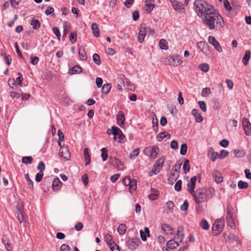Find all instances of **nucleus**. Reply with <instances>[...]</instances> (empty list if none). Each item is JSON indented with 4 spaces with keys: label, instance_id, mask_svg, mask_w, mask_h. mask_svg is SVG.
<instances>
[{
    "label": "nucleus",
    "instance_id": "obj_1",
    "mask_svg": "<svg viewBox=\"0 0 251 251\" xmlns=\"http://www.w3.org/2000/svg\"><path fill=\"white\" fill-rule=\"evenodd\" d=\"M197 177L194 176L191 178L187 184V190L192 196L196 204L206 201L211 199L214 194V190L209 188H200L195 191Z\"/></svg>",
    "mask_w": 251,
    "mask_h": 251
},
{
    "label": "nucleus",
    "instance_id": "obj_2",
    "mask_svg": "<svg viewBox=\"0 0 251 251\" xmlns=\"http://www.w3.org/2000/svg\"><path fill=\"white\" fill-rule=\"evenodd\" d=\"M202 20L203 24L210 30H219L225 25L222 16L215 9Z\"/></svg>",
    "mask_w": 251,
    "mask_h": 251
},
{
    "label": "nucleus",
    "instance_id": "obj_3",
    "mask_svg": "<svg viewBox=\"0 0 251 251\" xmlns=\"http://www.w3.org/2000/svg\"><path fill=\"white\" fill-rule=\"evenodd\" d=\"M214 9L212 5L203 0H196L194 3V10L197 15L202 20Z\"/></svg>",
    "mask_w": 251,
    "mask_h": 251
},
{
    "label": "nucleus",
    "instance_id": "obj_4",
    "mask_svg": "<svg viewBox=\"0 0 251 251\" xmlns=\"http://www.w3.org/2000/svg\"><path fill=\"white\" fill-rule=\"evenodd\" d=\"M164 62L165 64L174 66H177L182 62L180 56L177 54L169 56L164 59Z\"/></svg>",
    "mask_w": 251,
    "mask_h": 251
},
{
    "label": "nucleus",
    "instance_id": "obj_5",
    "mask_svg": "<svg viewBox=\"0 0 251 251\" xmlns=\"http://www.w3.org/2000/svg\"><path fill=\"white\" fill-rule=\"evenodd\" d=\"M225 226V220L220 219L215 221L212 229L214 235H218L223 230Z\"/></svg>",
    "mask_w": 251,
    "mask_h": 251
},
{
    "label": "nucleus",
    "instance_id": "obj_6",
    "mask_svg": "<svg viewBox=\"0 0 251 251\" xmlns=\"http://www.w3.org/2000/svg\"><path fill=\"white\" fill-rule=\"evenodd\" d=\"M123 183L125 186H129V190L130 193L134 192L137 188L136 180L132 179L130 177L126 176L124 178Z\"/></svg>",
    "mask_w": 251,
    "mask_h": 251
},
{
    "label": "nucleus",
    "instance_id": "obj_7",
    "mask_svg": "<svg viewBox=\"0 0 251 251\" xmlns=\"http://www.w3.org/2000/svg\"><path fill=\"white\" fill-rule=\"evenodd\" d=\"M145 153L152 159L155 158L159 151V148L155 146H149L145 149Z\"/></svg>",
    "mask_w": 251,
    "mask_h": 251
},
{
    "label": "nucleus",
    "instance_id": "obj_8",
    "mask_svg": "<svg viewBox=\"0 0 251 251\" xmlns=\"http://www.w3.org/2000/svg\"><path fill=\"white\" fill-rule=\"evenodd\" d=\"M112 134L114 135V139L117 140L119 143H124L125 142V136L123 134L122 130L118 127L112 126Z\"/></svg>",
    "mask_w": 251,
    "mask_h": 251
},
{
    "label": "nucleus",
    "instance_id": "obj_9",
    "mask_svg": "<svg viewBox=\"0 0 251 251\" xmlns=\"http://www.w3.org/2000/svg\"><path fill=\"white\" fill-rule=\"evenodd\" d=\"M232 209L233 208L231 206L228 205L227 206L226 221L227 225L233 228L235 227V224L234 220L232 217Z\"/></svg>",
    "mask_w": 251,
    "mask_h": 251
},
{
    "label": "nucleus",
    "instance_id": "obj_10",
    "mask_svg": "<svg viewBox=\"0 0 251 251\" xmlns=\"http://www.w3.org/2000/svg\"><path fill=\"white\" fill-rule=\"evenodd\" d=\"M165 160V158L164 157H161L156 161L152 169L153 174L156 175L160 171L163 166Z\"/></svg>",
    "mask_w": 251,
    "mask_h": 251
},
{
    "label": "nucleus",
    "instance_id": "obj_11",
    "mask_svg": "<svg viewBox=\"0 0 251 251\" xmlns=\"http://www.w3.org/2000/svg\"><path fill=\"white\" fill-rule=\"evenodd\" d=\"M59 156L64 161L69 160L71 158V154L68 148L67 147H61Z\"/></svg>",
    "mask_w": 251,
    "mask_h": 251
},
{
    "label": "nucleus",
    "instance_id": "obj_12",
    "mask_svg": "<svg viewBox=\"0 0 251 251\" xmlns=\"http://www.w3.org/2000/svg\"><path fill=\"white\" fill-rule=\"evenodd\" d=\"M174 9L179 13H183L185 12V9L183 4L176 0H169Z\"/></svg>",
    "mask_w": 251,
    "mask_h": 251
},
{
    "label": "nucleus",
    "instance_id": "obj_13",
    "mask_svg": "<svg viewBox=\"0 0 251 251\" xmlns=\"http://www.w3.org/2000/svg\"><path fill=\"white\" fill-rule=\"evenodd\" d=\"M242 124L245 134L247 136L251 135V124L249 120L246 118H243L242 119Z\"/></svg>",
    "mask_w": 251,
    "mask_h": 251
},
{
    "label": "nucleus",
    "instance_id": "obj_14",
    "mask_svg": "<svg viewBox=\"0 0 251 251\" xmlns=\"http://www.w3.org/2000/svg\"><path fill=\"white\" fill-rule=\"evenodd\" d=\"M208 41L209 44L212 45L218 52H221L223 51L222 48L219 43L215 39L213 36L208 37Z\"/></svg>",
    "mask_w": 251,
    "mask_h": 251
},
{
    "label": "nucleus",
    "instance_id": "obj_15",
    "mask_svg": "<svg viewBox=\"0 0 251 251\" xmlns=\"http://www.w3.org/2000/svg\"><path fill=\"white\" fill-rule=\"evenodd\" d=\"M109 162L111 165L116 167L119 170H123V165L121 162L117 158L110 157Z\"/></svg>",
    "mask_w": 251,
    "mask_h": 251
},
{
    "label": "nucleus",
    "instance_id": "obj_16",
    "mask_svg": "<svg viewBox=\"0 0 251 251\" xmlns=\"http://www.w3.org/2000/svg\"><path fill=\"white\" fill-rule=\"evenodd\" d=\"M117 124L121 127H123L125 125L126 120L124 113L123 111H119L116 117Z\"/></svg>",
    "mask_w": 251,
    "mask_h": 251
},
{
    "label": "nucleus",
    "instance_id": "obj_17",
    "mask_svg": "<svg viewBox=\"0 0 251 251\" xmlns=\"http://www.w3.org/2000/svg\"><path fill=\"white\" fill-rule=\"evenodd\" d=\"M147 29L146 27L141 26L139 28V32L138 36V40L140 43H142L146 35Z\"/></svg>",
    "mask_w": 251,
    "mask_h": 251
},
{
    "label": "nucleus",
    "instance_id": "obj_18",
    "mask_svg": "<svg viewBox=\"0 0 251 251\" xmlns=\"http://www.w3.org/2000/svg\"><path fill=\"white\" fill-rule=\"evenodd\" d=\"M223 236L224 238L225 239V241L226 242H227L230 240H235L237 243L239 244H241V241L240 240L238 236L235 235L234 234H230L228 235H227V237H226V234L224 233Z\"/></svg>",
    "mask_w": 251,
    "mask_h": 251
},
{
    "label": "nucleus",
    "instance_id": "obj_19",
    "mask_svg": "<svg viewBox=\"0 0 251 251\" xmlns=\"http://www.w3.org/2000/svg\"><path fill=\"white\" fill-rule=\"evenodd\" d=\"M123 78V83L124 87H126L130 90H134L135 89V86L133 84L130 83L127 78L125 77L124 75H121V79Z\"/></svg>",
    "mask_w": 251,
    "mask_h": 251
},
{
    "label": "nucleus",
    "instance_id": "obj_20",
    "mask_svg": "<svg viewBox=\"0 0 251 251\" xmlns=\"http://www.w3.org/2000/svg\"><path fill=\"white\" fill-rule=\"evenodd\" d=\"M139 241L138 239H130L128 241V248L131 250H135L139 246Z\"/></svg>",
    "mask_w": 251,
    "mask_h": 251
},
{
    "label": "nucleus",
    "instance_id": "obj_21",
    "mask_svg": "<svg viewBox=\"0 0 251 251\" xmlns=\"http://www.w3.org/2000/svg\"><path fill=\"white\" fill-rule=\"evenodd\" d=\"M154 0H146L145 1L146 11L148 13H151L155 7Z\"/></svg>",
    "mask_w": 251,
    "mask_h": 251
},
{
    "label": "nucleus",
    "instance_id": "obj_22",
    "mask_svg": "<svg viewBox=\"0 0 251 251\" xmlns=\"http://www.w3.org/2000/svg\"><path fill=\"white\" fill-rule=\"evenodd\" d=\"M178 241H176L174 239H171L167 243L166 246L168 249L173 250L179 246Z\"/></svg>",
    "mask_w": 251,
    "mask_h": 251
},
{
    "label": "nucleus",
    "instance_id": "obj_23",
    "mask_svg": "<svg viewBox=\"0 0 251 251\" xmlns=\"http://www.w3.org/2000/svg\"><path fill=\"white\" fill-rule=\"evenodd\" d=\"M212 176L217 183L223 182V178L222 174L218 171H214L212 173Z\"/></svg>",
    "mask_w": 251,
    "mask_h": 251
},
{
    "label": "nucleus",
    "instance_id": "obj_24",
    "mask_svg": "<svg viewBox=\"0 0 251 251\" xmlns=\"http://www.w3.org/2000/svg\"><path fill=\"white\" fill-rule=\"evenodd\" d=\"M191 113L194 116L195 120L197 122L200 123L203 120L202 117L199 113L198 109H193L192 110Z\"/></svg>",
    "mask_w": 251,
    "mask_h": 251
},
{
    "label": "nucleus",
    "instance_id": "obj_25",
    "mask_svg": "<svg viewBox=\"0 0 251 251\" xmlns=\"http://www.w3.org/2000/svg\"><path fill=\"white\" fill-rule=\"evenodd\" d=\"M162 229L167 234H172L174 231V228L170 225L165 224L162 225Z\"/></svg>",
    "mask_w": 251,
    "mask_h": 251
},
{
    "label": "nucleus",
    "instance_id": "obj_26",
    "mask_svg": "<svg viewBox=\"0 0 251 251\" xmlns=\"http://www.w3.org/2000/svg\"><path fill=\"white\" fill-rule=\"evenodd\" d=\"M179 175L177 173L171 172L170 176L168 177V182L170 184H173L174 182L177 180Z\"/></svg>",
    "mask_w": 251,
    "mask_h": 251
},
{
    "label": "nucleus",
    "instance_id": "obj_27",
    "mask_svg": "<svg viewBox=\"0 0 251 251\" xmlns=\"http://www.w3.org/2000/svg\"><path fill=\"white\" fill-rule=\"evenodd\" d=\"M208 156L212 161H215L217 158L220 156L219 154L216 152H214L212 148L209 150L208 151Z\"/></svg>",
    "mask_w": 251,
    "mask_h": 251
},
{
    "label": "nucleus",
    "instance_id": "obj_28",
    "mask_svg": "<svg viewBox=\"0 0 251 251\" xmlns=\"http://www.w3.org/2000/svg\"><path fill=\"white\" fill-rule=\"evenodd\" d=\"M104 240L108 246H111V245L115 243L113 236L109 233H107L105 235Z\"/></svg>",
    "mask_w": 251,
    "mask_h": 251
},
{
    "label": "nucleus",
    "instance_id": "obj_29",
    "mask_svg": "<svg viewBox=\"0 0 251 251\" xmlns=\"http://www.w3.org/2000/svg\"><path fill=\"white\" fill-rule=\"evenodd\" d=\"M198 47L205 54L207 53V44L205 41H200L197 44Z\"/></svg>",
    "mask_w": 251,
    "mask_h": 251
},
{
    "label": "nucleus",
    "instance_id": "obj_30",
    "mask_svg": "<svg viewBox=\"0 0 251 251\" xmlns=\"http://www.w3.org/2000/svg\"><path fill=\"white\" fill-rule=\"evenodd\" d=\"M61 182L58 178H54L52 182V189L54 191H58L61 187Z\"/></svg>",
    "mask_w": 251,
    "mask_h": 251
},
{
    "label": "nucleus",
    "instance_id": "obj_31",
    "mask_svg": "<svg viewBox=\"0 0 251 251\" xmlns=\"http://www.w3.org/2000/svg\"><path fill=\"white\" fill-rule=\"evenodd\" d=\"M91 29L92 30L93 35L98 37L100 36V31L98 27V25L96 23H93L91 25Z\"/></svg>",
    "mask_w": 251,
    "mask_h": 251
},
{
    "label": "nucleus",
    "instance_id": "obj_32",
    "mask_svg": "<svg viewBox=\"0 0 251 251\" xmlns=\"http://www.w3.org/2000/svg\"><path fill=\"white\" fill-rule=\"evenodd\" d=\"M63 36L67 35L71 28V24L69 22H63Z\"/></svg>",
    "mask_w": 251,
    "mask_h": 251
},
{
    "label": "nucleus",
    "instance_id": "obj_33",
    "mask_svg": "<svg viewBox=\"0 0 251 251\" xmlns=\"http://www.w3.org/2000/svg\"><path fill=\"white\" fill-rule=\"evenodd\" d=\"M159 192L157 190L153 189L151 193L149 195V198L151 200H156L158 197Z\"/></svg>",
    "mask_w": 251,
    "mask_h": 251
},
{
    "label": "nucleus",
    "instance_id": "obj_34",
    "mask_svg": "<svg viewBox=\"0 0 251 251\" xmlns=\"http://www.w3.org/2000/svg\"><path fill=\"white\" fill-rule=\"evenodd\" d=\"M200 225L203 230H208L210 227L208 222L205 219L202 220L200 223Z\"/></svg>",
    "mask_w": 251,
    "mask_h": 251
},
{
    "label": "nucleus",
    "instance_id": "obj_35",
    "mask_svg": "<svg viewBox=\"0 0 251 251\" xmlns=\"http://www.w3.org/2000/svg\"><path fill=\"white\" fill-rule=\"evenodd\" d=\"M79 55L80 58L82 60H87V55L85 51V50L83 48H79Z\"/></svg>",
    "mask_w": 251,
    "mask_h": 251
},
{
    "label": "nucleus",
    "instance_id": "obj_36",
    "mask_svg": "<svg viewBox=\"0 0 251 251\" xmlns=\"http://www.w3.org/2000/svg\"><path fill=\"white\" fill-rule=\"evenodd\" d=\"M111 88V86L110 84H108V83L104 84L102 87V89H101L102 93L107 95L110 92Z\"/></svg>",
    "mask_w": 251,
    "mask_h": 251
},
{
    "label": "nucleus",
    "instance_id": "obj_37",
    "mask_svg": "<svg viewBox=\"0 0 251 251\" xmlns=\"http://www.w3.org/2000/svg\"><path fill=\"white\" fill-rule=\"evenodd\" d=\"M30 25L34 29H38L40 27L41 24L38 20L32 19L30 22Z\"/></svg>",
    "mask_w": 251,
    "mask_h": 251
},
{
    "label": "nucleus",
    "instance_id": "obj_38",
    "mask_svg": "<svg viewBox=\"0 0 251 251\" xmlns=\"http://www.w3.org/2000/svg\"><path fill=\"white\" fill-rule=\"evenodd\" d=\"M250 56L251 52L249 50L246 51L245 55L242 59L243 63L245 65H247L248 64V61L250 58Z\"/></svg>",
    "mask_w": 251,
    "mask_h": 251
},
{
    "label": "nucleus",
    "instance_id": "obj_39",
    "mask_svg": "<svg viewBox=\"0 0 251 251\" xmlns=\"http://www.w3.org/2000/svg\"><path fill=\"white\" fill-rule=\"evenodd\" d=\"M126 230V226L125 224H122L119 226L117 231L120 235L125 234Z\"/></svg>",
    "mask_w": 251,
    "mask_h": 251
},
{
    "label": "nucleus",
    "instance_id": "obj_40",
    "mask_svg": "<svg viewBox=\"0 0 251 251\" xmlns=\"http://www.w3.org/2000/svg\"><path fill=\"white\" fill-rule=\"evenodd\" d=\"M159 45L161 49L166 50L168 49V43L167 41L164 39L160 40Z\"/></svg>",
    "mask_w": 251,
    "mask_h": 251
},
{
    "label": "nucleus",
    "instance_id": "obj_41",
    "mask_svg": "<svg viewBox=\"0 0 251 251\" xmlns=\"http://www.w3.org/2000/svg\"><path fill=\"white\" fill-rule=\"evenodd\" d=\"M101 157L103 161H105L108 158V151L106 148H103L101 149Z\"/></svg>",
    "mask_w": 251,
    "mask_h": 251
},
{
    "label": "nucleus",
    "instance_id": "obj_42",
    "mask_svg": "<svg viewBox=\"0 0 251 251\" xmlns=\"http://www.w3.org/2000/svg\"><path fill=\"white\" fill-rule=\"evenodd\" d=\"M33 158L31 156H24L22 159V163L26 164H30L32 163Z\"/></svg>",
    "mask_w": 251,
    "mask_h": 251
},
{
    "label": "nucleus",
    "instance_id": "obj_43",
    "mask_svg": "<svg viewBox=\"0 0 251 251\" xmlns=\"http://www.w3.org/2000/svg\"><path fill=\"white\" fill-rule=\"evenodd\" d=\"M180 232H181V231L179 228L177 231V234L175 237V238L177 240V241H178L179 244L182 242L183 239V235L182 233H180Z\"/></svg>",
    "mask_w": 251,
    "mask_h": 251
},
{
    "label": "nucleus",
    "instance_id": "obj_44",
    "mask_svg": "<svg viewBox=\"0 0 251 251\" xmlns=\"http://www.w3.org/2000/svg\"><path fill=\"white\" fill-rule=\"evenodd\" d=\"M183 170L185 174L188 173L190 170L189 161L188 159H185L184 161Z\"/></svg>",
    "mask_w": 251,
    "mask_h": 251
},
{
    "label": "nucleus",
    "instance_id": "obj_45",
    "mask_svg": "<svg viewBox=\"0 0 251 251\" xmlns=\"http://www.w3.org/2000/svg\"><path fill=\"white\" fill-rule=\"evenodd\" d=\"M211 89L209 87L203 88L201 91V96L203 97H207L211 94Z\"/></svg>",
    "mask_w": 251,
    "mask_h": 251
},
{
    "label": "nucleus",
    "instance_id": "obj_46",
    "mask_svg": "<svg viewBox=\"0 0 251 251\" xmlns=\"http://www.w3.org/2000/svg\"><path fill=\"white\" fill-rule=\"evenodd\" d=\"M200 69L203 72L206 73L209 70V66L207 63H202L200 65Z\"/></svg>",
    "mask_w": 251,
    "mask_h": 251
},
{
    "label": "nucleus",
    "instance_id": "obj_47",
    "mask_svg": "<svg viewBox=\"0 0 251 251\" xmlns=\"http://www.w3.org/2000/svg\"><path fill=\"white\" fill-rule=\"evenodd\" d=\"M82 71L81 68L78 65L74 66L71 70V74H74L75 73H80Z\"/></svg>",
    "mask_w": 251,
    "mask_h": 251
},
{
    "label": "nucleus",
    "instance_id": "obj_48",
    "mask_svg": "<svg viewBox=\"0 0 251 251\" xmlns=\"http://www.w3.org/2000/svg\"><path fill=\"white\" fill-rule=\"evenodd\" d=\"M77 35L75 32H72L69 35V39L72 44H74L76 41Z\"/></svg>",
    "mask_w": 251,
    "mask_h": 251
},
{
    "label": "nucleus",
    "instance_id": "obj_49",
    "mask_svg": "<svg viewBox=\"0 0 251 251\" xmlns=\"http://www.w3.org/2000/svg\"><path fill=\"white\" fill-rule=\"evenodd\" d=\"M234 154L236 157H242L245 155V152L242 150H236L234 151Z\"/></svg>",
    "mask_w": 251,
    "mask_h": 251
},
{
    "label": "nucleus",
    "instance_id": "obj_50",
    "mask_svg": "<svg viewBox=\"0 0 251 251\" xmlns=\"http://www.w3.org/2000/svg\"><path fill=\"white\" fill-rule=\"evenodd\" d=\"M18 77L16 78L15 82L17 84V85L22 86V82L23 80V75L21 73H18Z\"/></svg>",
    "mask_w": 251,
    "mask_h": 251
},
{
    "label": "nucleus",
    "instance_id": "obj_51",
    "mask_svg": "<svg viewBox=\"0 0 251 251\" xmlns=\"http://www.w3.org/2000/svg\"><path fill=\"white\" fill-rule=\"evenodd\" d=\"M93 60L94 62L97 65H100L101 63L100 57L97 53H95L93 56Z\"/></svg>",
    "mask_w": 251,
    "mask_h": 251
},
{
    "label": "nucleus",
    "instance_id": "obj_52",
    "mask_svg": "<svg viewBox=\"0 0 251 251\" xmlns=\"http://www.w3.org/2000/svg\"><path fill=\"white\" fill-rule=\"evenodd\" d=\"M140 150L139 149H136L133 150L130 154V158L133 159L137 157L139 154Z\"/></svg>",
    "mask_w": 251,
    "mask_h": 251
},
{
    "label": "nucleus",
    "instance_id": "obj_53",
    "mask_svg": "<svg viewBox=\"0 0 251 251\" xmlns=\"http://www.w3.org/2000/svg\"><path fill=\"white\" fill-rule=\"evenodd\" d=\"M187 150V147L186 144H183L180 147V153L182 155L186 154Z\"/></svg>",
    "mask_w": 251,
    "mask_h": 251
},
{
    "label": "nucleus",
    "instance_id": "obj_54",
    "mask_svg": "<svg viewBox=\"0 0 251 251\" xmlns=\"http://www.w3.org/2000/svg\"><path fill=\"white\" fill-rule=\"evenodd\" d=\"M238 186L240 189H245L248 187V183L242 180H240L238 183Z\"/></svg>",
    "mask_w": 251,
    "mask_h": 251
},
{
    "label": "nucleus",
    "instance_id": "obj_55",
    "mask_svg": "<svg viewBox=\"0 0 251 251\" xmlns=\"http://www.w3.org/2000/svg\"><path fill=\"white\" fill-rule=\"evenodd\" d=\"M181 166V163H179L178 164H176L173 167L172 171H171L173 173H177L179 175L180 169Z\"/></svg>",
    "mask_w": 251,
    "mask_h": 251
},
{
    "label": "nucleus",
    "instance_id": "obj_56",
    "mask_svg": "<svg viewBox=\"0 0 251 251\" xmlns=\"http://www.w3.org/2000/svg\"><path fill=\"white\" fill-rule=\"evenodd\" d=\"M213 108L215 110H218L221 106V103L218 99H214L213 100Z\"/></svg>",
    "mask_w": 251,
    "mask_h": 251
},
{
    "label": "nucleus",
    "instance_id": "obj_57",
    "mask_svg": "<svg viewBox=\"0 0 251 251\" xmlns=\"http://www.w3.org/2000/svg\"><path fill=\"white\" fill-rule=\"evenodd\" d=\"M44 176L43 172L39 171V173H38L35 177V180L37 182H40L42 179L43 177Z\"/></svg>",
    "mask_w": 251,
    "mask_h": 251
},
{
    "label": "nucleus",
    "instance_id": "obj_58",
    "mask_svg": "<svg viewBox=\"0 0 251 251\" xmlns=\"http://www.w3.org/2000/svg\"><path fill=\"white\" fill-rule=\"evenodd\" d=\"M25 177L28 182L29 187L32 188L33 187V181L29 178L28 174H26L25 175Z\"/></svg>",
    "mask_w": 251,
    "mask_h": 251
},
{
    "label": "nucleus",
    "instance_id": "obj_59",
    "mask_svg": "<svg viewBox=\"0 0 251 251\" xmlns=\"http://www.w3.org/2000/svg\"><path fill=\"white\" fill-rule=\"evenodd\" d=\"M181 183L182 181L181 180H178L175 185V189L176 191H179L181 189Z\"/></svg>",
    "mask_w": 251,
    "mask_h": 251
},
{
    "label": "nucleus",
    "instance_id": "obj_60",
    "mask_svg": "<svg viewBox=\"0 0 251 251\" xmlns=\"http://www.w3.org/2000/svg\"><path fill=\"white\" fill-rule=\"evenodd\" d=\"M54 8L52 7L49 6L46 10L45 11V14L46 15H49L50 14H52L53 16H54Z\"/></svg>",
    "mask_w": 251,
    "mask_h": 251
},
{
    "label": "nucleus",
    "instance_id": "obj_61",
    "mask_svg": "<svg viewBox=\"0 0 251 251\" xmlns=\"http://www.w3.org/2000/svg\"><path fill=\"white\" fill-rule=\"evenodd\" d=\"M223 2L224 6L227 10L231 11L232 10V7L230 5V4L227 0H224Z\"/></svg>",
    "mask_w": 251,
    "mask_h": 251
},
{
    "label": "nucleus",
    "instance_id": "obj_62",
    "mask_svg": "<svg viewBox=\"0 0 251 251\" xmlns=\"http://www.w3.org/2000/svg\"><path fill=\"white\" fill-rule=\"evenodd\" d=\"M11 6L16 8L20 3V0H9Z\"/></svg>",
    "mask_w": 251,
    "mask_h": 251
},
{
    "label": "nucleus",
    "instance_id": "obj_63",
    "mask_svg": "<svg viewBox=\"0 0 251 251\" xmlns=\"http://www.w3.org/2000/svg\"><path fill=\"white\" fill-rule=\"evenodd\" d=\"M109 247L111 251H120L119 246L116 243Z\"/></svg>",
    "mask_w": 251,
    "mask_h": 251
},
{
    "label": "nucleus",
    "instance_id": "obj_64",
    "mask_svg": "<svg viewBox=\"0 0 251 251\" xmlns=\"http://www.w3.org/2000/svg\"><path fill=\"white\" fill-rule=\"evenodd\" d=\"M70 247L67 244H63L60 247V251H70Z\"/></svg>",
    "mask_w": 251,
    "mask_h": 251
}]
</instances>
